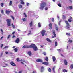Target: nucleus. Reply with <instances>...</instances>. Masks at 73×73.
<instances>
[{
    "label": "nucleus",
    "instance_id": "1",
    "mask_svg": "<svg viewBox=\"0 0 73 73\" xmlns=\"http://www.w3.org/2000/svg\"><path fill=\"white\" fill-rule=\"evenodd\" d=\"M22 48L25 49H29V48H33L34 51H37L38 50L37 47L35 44H32L31 45H25L22 47Z\"/></svg>",
    "mask_w": 73,
    "mask_h": 73
},
{
    "label": "nucleus",
    "instance_id": "2",
    "mask_svg": "<svg viewBox=\"0 0 73 73\" xmlns=\"http://www.w3.org/2000/svg\"><path fill=\"white\" fill-rule=\"evenodd\" d=\"M46 3L42 1L40 3V7H39L40 9L43 10L47 5Z\"/></svg>",
    "mask_w": 73,
    "mask_h": 73
},
{
    "label": "nucleus",
    "instance_id": "3",
    "mask_svg": "<svg viewBox=\"0 0 73 73\" xmlns=\"http://www.w3.org/2000/svg\"><path fill=\"white\" fill-rule=\"evenodd\" d=\"M6 21L7 23V26H11V20L10 19H7Z\"/></svg>",
    "mask_w": 73,
    "mask_h": 73
},
{
    "label": "nucleus",
    "instance_id": "4",
    "mask_svg": "<svg viewBox=\"0 0 73 73\" xmlns=\"http://www.w3.org/2000/svg\"><path fill=\"white\" fill-rule=\"evenodd\" d=\"M65 22L66 23L67 25L68 26L66 27L67 29H69L70 28L69 27H70V25H69V24L68 23V21L66 20L65 21Z\"/></svg>",
    "mask_w": 73,
    "mask_h": 73
},
{
    "label": "nucleus",
    "instance_id": "5",
    "mask_svg": "<svg viewBox=\"0 0 73 73\" xmlns=\"http://www.w3.org/2000/svg\"><path fill=\"white\" fill-rule=\"evenodd\" d=\"M45 32H46V31L45 30H42L41 32V34L42 35V36H44V35H45Z\"/></svg>",
    "mask_w": 73,
    "mask_h": 73
},
{
    "label": "nucleus",
    "instance_id": "6",
    "mask_svg": "<svg viewBox=\"0 0 73 73\" xmlns=\"http://www.w3.org/2000/svg\"><path fill=\"white\" fill-rule=\"evenodd\" d=\"M10 65H12V66H16V65L15 64V63L11 61L10 62Z\"/></svg>",
    "mask_w": 73,
    "mask_h": 73
},
{
    "label": "nucleus",
    "instance_id": "7",
    "mask_svg": "<svg viewBox=\"0 0 73 73\" xmlns=\"http://www.w3.org/2000/svg\"><path fill=\"white\" fill-rule=\"evenodd\" d=\"M72 19L73 18H72V17L71 16L70 17H69L68 19V22H69L70 23V22H72Z\"/></svg>",
    "mask_w": 73,
    "mask_h": 73
},
{
    "label": "nucleus",
    "instance_id": "8",
    "mask_svg": "<svg viewBox=\"0 0 73 73\" xmlns=\"http://www.w3.org/2000/svg\"><path fill=\"white\" fill-rule=\"evenodd\" d=\"M49 26L50 27L49 28V29H50V30L52 29V23H50L49 25Z\"/></svg>",
    "mask_w": 73,
    "mask_h": 73
},
{
    "label": "nucleus",
    "instance_id": "9",
    "mask_svg": "<svg viewBox=\"0 0 73 73\" xmlns=\"http://www.w3.org/2000/svg\"><path fill=\"white\" fill-rule=\"evenodd\" d=\"M20 42V39L19 38H17L16 39V40H15V42L17 44H18Z\"/></svg>",
    "mask_w": 73,
    "mask_h": 73
},
{
    "label": "nucleus",
    "instance_id": "10",
    "mask_svg": "<svg viewBox=\"0 0 73 73\" xmlns=\"http://www.w3.org/2000/svg\"><path fill=\"white\" fill-rule=\"evenodd\" d=\"M42 64L45 65H48L49 64V62H42Z\"/></svg>",
    "mask_w": 73,
    "mask_h": 73
},
{
    "label": "nucleus",
    "instance_id": "11",
    "mask_svg": "<svg viewBox=\"0 0 73 73\" xmlns=\"http://www.w3.org/2000/svg\"><path fill=\"white\" fill-rule=\"evenodd\" d=\"M36 61L37 62H42V60L41 59H37Z\"/></svg>",
    "mask_w": 73,
    "mask_h": 73
},
{
    "label": "nucleus",
    "instance_id": "12",
    "mask_svg": "<svg viewBox=\"0 0 73 73\" xmlns=\"http://www.w3.org/2000/svg\"><path fill=\"white\" fill-rule=\"evenodd\" d=\"M64 62L65 64L66 65H68V62H67L66 60H64Z\"/></svg>",
    "mask_w": 73,
    "mask_h": 73
},
{
    "label": "nucleus",
    "instance_id": "13",
    "mask_svg": "<svg viewBox=\"0 0 73 73\" xmlns=\"http://www.w3.org/2000/svg\"><path fill=\"white\" fill-rule=\"evenodd\" d=\"M33 22L32 21H31V22L29 23V25L30 26V27H32L33 25Z\"/></svg>",
    "mask_w": 73,
    "mask_h": 73
},
{
    "label": "nucleus",
    "instance_id": "14",
    "mask_svg": "<svg viewBox=\"0 0 73 73\" xmlns=\"http://www.w3.org/2000/svg\"><path fill=\"white\" fill-rule=\"evenodd\" d=\"M44 66H42L41 67V72H42L44 71Z\"/></svg>",
    "mask_w": 73,
    "mask_h": 73
},
{
    "label": "nucleus",
    "instance_id": "15",
    "mask_svg": "<svg viewBox=\"0 0 73 73\" xmlns=\"http://www.w3.org/2000/svg\"><path fill=\"white\" fill-rule=\"evenodd\" d=\"M52 58L54 62L56 61V58L55 57V56H53Z\"/></svg>",
    "mask_w": 73,
    "mask_h": 73
},
{
    "label": "nucleus",
    "instance_id": "16",
    "mask_svg": "<svg viewBox=\"0 0 73 73\" xmlns=\"http://www.w3.org/2000/svg\"><path fill=\"white\" fill-rule=\"evenodd\" d=\"M28 54L29 56H31V55H32V52H31V51L28 52Z\"/></svg>",
    "mask_w": 73,
    "mask_h": 73
},
{
    "label": "nucleus",
    "instance_id": "17",
    "mask_svg": "<svg viewBox=\"0 0 73 73\" xmlns=\"http://www.w3.org/2000/svg\"><path fill=\"white\" fill-rule=\"evenodd\" d=\"M14 50L15 52H17V51H18V49H17V48H15L14 49Z\"/></svg>",
    "mask_w": 73,
    "mask_h": 73
},
{
    "label": "nucleus",
    "instance_id": "18",
    "mask_svg": "<svg viewBox=\"0 0 73 73\" xmlns=\"http://www.w3.org/2000/svg\"><path fill=\"white\" fill-rule=\"evenodd\" d=\"M53 35H54V37H56V33H55V31H53Z\"/></svg>",
    "mask_w": 73,
    "mask_h": 73
},
{
    "label": "nucleus",
    "instance_id": "19",
    "mask_svg": "<svg viewBox=\"0 0 73 73\" xmlns=\"http://www.w3.org/2000/svg\"><path fill=\"white\" fill-rule=\"evenodd\" d=\"M6 13L7 14H9L10 13V11L9 10H6Z\"/></svg>",
    "mask_w": 73,
    "mask_h": 73
},
{
    "label": "nucleus",
    "instance_id": "20",
    "mask_svg": "<svg viewBox=\"0 0 73 73\" xmlns=\"http://www.w3.org/2000/svg\"><path fill=\"white\" fill-rule=\"evenodd\" d=\"M46 40L47 41H48V42H52V41H51V40H50V39L48 38H46Z\"/></svg>",
    "mask_w": 73,
    "mask_h": 73
},
{
    "label": "nucleus",
    "instance_id": "21",
    "mask_svg": "<svg viewBox=\"0 0 73 73\" xmlns=\"http://www.w3.org/2000/svg\"><path fill=\"white\" fill-rule=\"evenodd\" d=\"M12 1H10V3L9 4V6H11V5H12Z\"/></svg>",
    "mask_w": 73,
    "mask_h": 73
},
{
    "label": "nucleus",
    "instance_id": "22",
    "mask_svg": "<svg viewBox=\"0 0 73 73\" xmlns=\"http://www.w3.org/2000/svg\"><path fill=\"white\" fill-rule=\"evenodd\" d=\"M70 67L71 69H73V64H71L70 66Z\"/></svg>",
    "mask_w": 73,
    "mask_h": 73
},
{
    "label": "nucleus",
    "instance_id": "23",
    "mask_svg": "<svg viewBox=\"0 0 73 73\" xmlns=\"http://www.w3.org/2000/svg\"><path fill=\"white\" fill-rule=\"evenodd\" d=\"M4 3H1V7H3L4 6Z\"/></svg>",
    "mask_w": 73,
    "mask_h": 73
},
{
    "label": "nucleus",
    "instance_id": "24",
    "mask_svg": "<svg viewBox=\"0 0 73 73\" xmlns=\"http://www.w3.org/2000/svg\"><path fill=\"white\" fill-rule=\"evenodd\" d=\"M38 26L39 28H40L41 27V23H38Z\"/></svg>",
    "mask_w": 73,
    "mask_h": 73
},
{
    "label": "nucleus",
    "instance_id": "25",
    "mask_svg": "<svg viewBox=\"0 0 73 73\" xmlns=\"http://www.w3.org/2000/svg\"><path fill=\"white\" fill-rule=\"evenodd\" d=\"M48 60H49V59L48 58V57H46L45 58V60L46 61H48Z\"/></svg>",
    "mask_w": 73,
    "mask_h": 73
},
{
    "label": "nucleus",
    "instance_id": "26",
    "mask_svg": "<svg viewBox=\"0 0 73 73\" xmlns=\"http://www.w3.org/2000/svg\"><path fill=\"white\" fill-rule=\"evenodd\" d=\"M12 27L13 28H14V29L16 28L15 27V25H13V23L12 24Z\"/></svg>",
    "mask_w": 73,
    "mask_h": 73
},
{
    "label": "nucleus",
    "instance_id": "27",
    "mask_svg": "<svg viewBox=\"0 0 73 73\" xmlns=\"http://www.w3.org/2000/svg\"><path fill=\"white\" fill-rule=\"evenodd\" d=\"M56 26V31H58V27L57 26V25H55Z\"/></svg>",
    "mask_w": 73,
    "mask_h": 73
},
{
    "label": "nucleus",
    "instance_id": "28",
    "mask_svg": "<svg viewBox=\"0 0 73 73\" xmlns=\"http://www.w3.org/2000/svg\"><path fill=\"white\" fill-rule=\"evenodd\" d=\"M19 8H22V5H19Z\"/></svg>",
    "mask_w": 73,
    "mask_h": 73
},
{
    "label": "nucleus",
    "instance_id": "29",
    "mask_svg": "<svg viewBox=\"0 0 73 73\" xmlns=\"http://www.w3.org/2000/svg\"><path fill=\"white\" fill-rule=\"evenodd\" d=\"M63 72H67V70L66 69H64L63 70Z\"/></svg>",
    "mask_w": 73,
    "mask_h": 73
},
{
    "label": "nucleus",
    "instance_id": "30",
    "mask_svg": "<svg viewBox=\"0 0 73 73\" xmlns=\"http://www.w3.org/2000/svg\"><path fill=\"white\" fill-rule=\"evenodd\" d=\"M48 71L49 72H52V70H51V69L50 68H49V69L48 70Z\"/></svg>",
    "mask_w": 73,
    "mask_h": 73
},
{
    "label": "nucleus",
    "instance_id": "31",
    "mask_svg": "<svg viewBox=\"0 0 73 73\" xmlns=\"http://www.w3.org/2000/svg\"><path fill=\"white\" fill-rule=\"evenodd\" d=\"M21 4H23V5H24V4H25V3L23 1H21Z\"/></svg>",
    "mask_w": 73,
    "mask_h": 73
},
{
    "label": "nucleus",
    "instance_id": "32",
    "mask_svg": "<svg viewBox=\"0 0 73 73\" xmlns=\"http://www.w3.org/2000/svg\"><path fill=\"white\" fill-rule=\"evenodd\" d=\"M17 61L18 62L21 61V60H19V58H17Z\"/></svg>",
    "mask_w": 73,
    "mask_h": 73
},
{
    "label": "nucleus",
    "instance_id": "33",
    "mask_svg": "<svg viewBox=\"0 0 73 73\" xmlns=\"http://www.w3.org/2000/svg\"><path fill=\"white\" fill-rule=\"evenodd\" d=\"M68 7L70 8V9H72L73 8L72 6H69Z\"/></svg>",
    "mask_w": 73,
    "mask_h": 73
},
{
    "label": "nucleus",
    "instance_id": "34",
    "mask_svg": "<svg viewBox=\"0 0 73 73\" xmlns=\"http://www.w3.org/2000/svg\"><path fill=\"white\" fill-rule=\"evenodd\" d=\"M22 20H23V21H25L26 20V19L25 18H23L22 19Z\"/></svg>",
    "mask_w": 73,
    "mask_h": 73
},
{
    "label": "nucleus",
    "instance_id": "35",
    "mask_svg": "<svg viewBox=\"0 0 73 73\" xmlns=\"http://www.w3.org/2000/svg\"><path fill=\"white\" fill-rule=\"evenodd\" d=\"M10 37H11V35H9L8 36L7 38V39H9Z\"/></svg>",
    "mask_w": 73,
    "mask_h": 73
},
{
    "label": "nucleus",
    "instance_id": "36",
    "mask_svg": "<svg viewBox=\"0 0 73 73\" xmlns=\"http://www.w3.org/2000/svg\"><path fill=\"white\" fill-rule=\"evenodd\" d=\"M68 42L70 43L72 42V40L70 39H69L68 40Z\"/></svg>",
    "mask_w": 73,
    "mask_h": 73
},
{
    "label": "nucleus",
    "instance_id": "37",
    "mask_svg": "<svg viewBox=\"0 0 73 73\" xmlns=\"http://www.w3.org/2000/svg\"><path fill=\"white\" fill-rule=\"evenodd\" d=\"M23 14L24 15H25V17H27V15H26V14L25 13H23Z\"/></svg>",
    "mask_w": 73,
    "mask_h": 73
},
{
    "label": "nucleus",
    "instance_id": "38",
    "mask_svg": "<svg viewBox=\"0 0 73 73\" xmlns=\"http://www.w3.org/2000/svg\"><path fill=\"white\" fill-rule=\"evenodd\" d=\"M55 46H57V41L55 42Z\"/></svg>",
    "mask_w": 73,
    "mask_h": 73
},
{
    "label": "nucleus",
    "instance_id": "39",
    "mask_svg": "<svg viewBox=\"0 0 73 73\" xmlns=\"http://www.w3.org/2000/svg\"><path fill=\"white\" fill-rule=\"evenodd\" d=\"M3 54V53L2 52L1 53V55H0V57H2V56Z\"/></svg>",
    "mask_w": 73,
    "mask_h": 73
},
{
    "label": "nucleus",
    "instance_id": "40",
    "mask_svg": "<svg viewBox=\"0 0 73 73\" xmlns=\"http://www.w3.org/2000/svg\"><path fill=\"white\" fill-rule=\"evenodd\" d=\"M62 16L63 19H65L66 18V17H65V15H63Z\"/></svg>",
    "mask_w": 73,
    "mask_h": 73
},
{
    "label": "nucleus",
    "instance_id": "41",
    "mask_svg": "<svg viewBox=\"0 0 73 73\" xmlns=\"http://www.w3.org/2000/svg\"><path fill=\"white\" fill-rule=\"evenodd\" d=\"M66 35L68 36H70V34L69 33H66Z\"/></svg>",
    "mask_w": 73,
    "mask_h": 73
},
{
    "label": "nucleus",
    "instance_id": "42",
    "mask_svg": "<svg viewBox=\"0 0 73 73\" xmlns=\"http://www.w3.org/2000/svg\"><path fill=\"white\" fill-rule=\"evenodd\" d=\"M54 18H52V20L53 22H54Z\"/></svg>",
    "mask_w": 73,
    "mask_h": 73
},
{
    "label": "nucleus",
    "instance_id": "43",
    "mask_svg": "<svg viewBox=\"0 0 73 73\" xmlns=\"http://www.w3.org/2000/svg\"><path fill=\"white\" fill-rule=\"evenodd\" d=\"M48 7H46L45 8V10H48Z\"/></svg>",
    "mask_w": 73,
    "mask_h": 73
},
{
    "label": "nucleus",
    "instance_id": "44",
    "mask_svg": "<svg viewBox=\"0 0 73 73\" xmlns=\"http://www.w3.org/2000/svg\"><path fill=\"white\" fill-rule=\"evenodd\" d=\"M58 5V6H59V7H61V4H59Z\"/></svg>",
    "mask_w": 73,
    "mask_h": 73
},
{
    "label": "nucleus",
    "instance_id": "45",
    "mask_svg": "<svg viewBox=\"0 0 73 73\" xmlns=\"http://www.w3.org/2000/svg\"><path fill=\"white\" fill-rule=\"evenodd\" d=\"M11 16L12 19H13V20H15V18H14V17H13L12 16Z\"/></svg>",
    "mask_w": 73,
    "mask_h": 73
},
{
    "label": "nucleus",
    "instance_id": "46",
    "mask_svg": "<svg viewBox=\"0 0 73 73\" xmlns=\"http://www.w3.org/2000/svg\"><path fill=\"white\" fill-rule=\"evenodd\" d=\"M1 13L2 14H4V11H3V10H2L1 11Z\"/></svg>",
    "mask_w": 73,
    "mask_h": 73
},
{
    "label": "nucleus",
    "instance_id": "47",
    "mask_svg": "<svg viewBox=\"0 0 73 73\" xmlns=\"http://www.w3.org/2000/svg\"><path fill=\"white\" fill-rule=\"evenodd\" d=\"M43 54L44 55V56H46V52H44Z\"/></svg>",
    "mask_w": 73,
    "mask_h": 73
},
{
    "label": "nucleus",
    "instance_id": "48",
    "mask_svg": "<svg viewBox=\"0 0 73 73\" xmlns=\"http://www.w3.org/2000/svg\"><path fill=\"white\" fill-rule=\"evenodd\" d=\"M8 48V46H7L5 47L4 48Z\"/></svg>",
    "mask_w": 73,
    "mask_h": 73
},
{
    "label": "nucleus",
    "instance_id": "49",
    "mask_svg": "<svg viewBox=\"0 0 73 73\" xmlns=\"http://www.w3.org/2000/svg\"><path fill=\"white\" fill-rule=\"evenodd\" d=\"M1 32H2V33H3V29H1Z\"/></svg>",
    "mask_w": 73,
    "mask_h": 73
},
{
    "label": "nucleus",
    "instance_id": "50",
    "mask_svg": "<svg viewBox=\"0 0 73 73\" xmlns=\"http://www.w3.org/2000/svg\"><path fill=\"white\" fill-rule=\"evenodd\" d=\"M3 38H4V37H3V36L1 37V38H0V40H2V39H3Z\"/></svg>",
    "mask_w": 73,
    "mask_h": 73
},
{
    "label": "nucleus",
    "instance_id": "51",
    "mask_svg": "<svg viewBox=\"0 0 73 73\" xmlns=\"http://www.w3.org/2000/svg\"><path fill=\"white\" fill-rule=\"evenodd\" d=\"M61 55L62 56V57H65V56H64V55L62 54H61Z\"/></svg>",
    "mask_w": 73,
    "mask_h": 73
},
{
    "label": "nucleus",
    "instance_id": "52",
    "mask_svg": "<svg viewBox=\"0 0 73 73\" xmlns=\"http://www.w3.org/2000/svg\"><path fill=\"white\" fill-rule=\"evenodd\" d=\"M58 52H61V50L60 49H59L57 50Z\"/></svg>",
    "mask_w": 73,
    "mask_h": 73
},
{
    "label": "nucleus",
    "instance_id": "53",
    "mask_svg": "<svg viewBox=\"0 0 73 73\" xmlns=\"http://www.w3.org/2000/svg\"><path fill=\"white\" fill-rule=\"evenodd\" d=\"M26 3H27V6H28V5H29V3H28L27 2Z\"/></svg>",
    "mask_w": 73,
    "mask_h": 73
},
{
    "label": "nucleus",
    "instance_id": "54",
    "mask_svg": "<svg viewBox=\"0 0 73 73\" xmlns=\"http://www.w3.org/2000/svg\"><path fill=\"white\" fill-rule=\"evenodd\" d=\"M15 32L14 31L12 32V33L13 35H14V34H15Z\"/></svg>",
    "mask_w": 73,
    "mask_h": 73
},
{
    "label": "nucleus",
    "instance_id": "55",
    "mask_svg": "<svg viewBox=\"0 0 73 73\" xmlns=\"http://www.w3.org/2000/svg\"><path fill=\"white\" fill-rule=\"evenodd\" d=\"M3 44H2L1 45V48H2V47H3Z\"/></svg>",
    "mask_w": 73,
    "mask_h": 73
},
{
    "label": "nucleus",
    "instance_id": "56",
    "mask_svg": "<svg viewBox=\"0 0 73 73\" xmlns=\"http://www.w3.org/2000/svg\"><path fill=\"white\" fill-rule=\"evenodd\" d=\"M41 48H43L44 47V45H41Z\"/></svg>",
    "mask_w": 73,
    "mask_h": 73
},
{
    "label": "nucleus",
    "instance_id": "57",
    "mask_svg": "<svg viewBox=\"0 0 73 73\" xmlns=\"http://www.w3.org/2000/svg\"><path fill=\"white\" fill-rule=\"evenodd\" d=\"M5 65H6V66H8V64H5Z\"/></svg>",
    "mask_w": 73,
    "mask_h": 73
},
{
    "label": "nucleus",
    "instance_id": "58",
    "mask_svg": "<svg viewBox=\"0 0 73 73\" xmlns=\"http://www.w3.org/2000/svg\"><path fill=\"white\" fill-rule=\"evenodd\" d=\"M31 33H28V34H27V35H28V36H29V35H30V34H31Z\"/></svg>",
    "mask_w": 73,
    "mask_h": 73
},
{
    "label": "nucleus",
    "instance_id": "59",
    "mask_svg": "<svg viewBox=\"0 0 73 73\" xmlns=\"http://www.w3.org/2000/svg\"><path fill=\"white\" fill-rule=\"evenodd\" d=\"M22 73V71H20L19 72V73Z\"/></svg>",
    "mask_w": 73,
    "mask_h": 73
},
{
    "label": "nucleus",
    "instance_id": "60",
    "mask_svg": "<svg viewBox=\"0 0 73 73\" xmlns=\"http://www.w3.org/2000/svg\"><path fill=\"white\" fill-rule=\"evenodd\" d=\"M14 37H15V35H13V36L12 38H14Z\"/></svg>",
    "mask_w": 73,
    "mask_h": 73
},
{
    "label": "nucleus",
    "instance_id": "61",
    "mask_svg": "<svg viewBox=\"0 0 73 73\" xmlns=\"http://www.w3.org/2000/svg\"><path fill=\"white\" fill-rule=\"evenodd\" d=\"M5 53L6 54H8V53L7 52H5Z\"/></svg>",
    "mask_w": 73,
    "mask_h": 73
},
{
    "label": "nucleus",
    "instance_id": "62",
    "mask_svg": "<svg viewBox=\"0 0 73 73\" xmlns=\"http://www.w3.org/2000/svg\"><path fill=\"white\" fill-rule=\"evenodd\" d=\"M54 69H55L54 67L53 68V70H54Z\"/></svg>",
    "mask_w": 73,
    "mask_h": 73
},
{
    "label": "nucleus",
    "instance_id": "63",
    "mask_svg": "<svg viewBox=\"0 0 73 73\" xmlns=\"http://www.w3.org/2000/svg\"><path fill=\"white\" fill-rule=\"evenodd\" d=\"M15 48V46H14L12 47V48Z\"/></svg>",
    "mask_w": 73,
    "mask_h": 73
},
{
    "label": "nucleus",
    "instance_id": "64",
    "mask_svg": "<svg viewBox=\"0 0 73 73\" xmlns=\"http://www.w3.org/2000/svg\"><path fill=\"white\" fill-rule=\"evenodd\" d=\"M17 30L18 31H20V30L19 29H17Z\"/></svg>",
    "mask_w": 73,
    "mask_h": 73
}]
</instances>
